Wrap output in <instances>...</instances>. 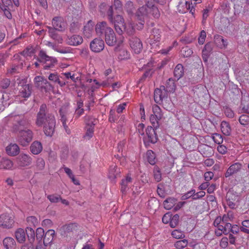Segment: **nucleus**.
Here are the masks:
<instances>
[{"label":"nucleus","instance_id":"obj_1","mask_svg":"<svg viewBox=\"0 0 249 249\" xmlns=\"http://www.w3.org/2000/svg\"><path fill=\"white\" fill-rule=\"evenodd\" d=\"M13 129L15 132H18L17 135L18 142L23 146L28 145L33 140V131L29 129L19 128L17 124L13 126Z\"/></svg>","mask_w":249,"mask_h":249},{"label":"nucleus","instance_id":"obj_2","mask_svg":"<svg viewBox=\"0 0 249 249\" xmlns=\"http://www.w3.org/2000/svg\"><path fill=\"white\" fill-rule=\"evenodd\" d=\"M53 115L49 113L47 106L45 104H42L39 108V110L37 114L36 124L38 126H42L46 122H48V116Z\"/></svg>","mask_w":249,"mask_h":249},{"label":"nucleus","instance_id":"obj_3","mask_svg":"<svg viewBox=\"0 0 249 249\" xmlns=\"http://www.w3.org/2000/svg\"><path fill=\"white\" fill-rule=\"evenodd\" d=\"M36 87L42 91L49 92L53 89V87L42 76H37L34 78Z\"/></svg>","mask_w":249,"mask_h":249},{"label":"nucleus","instance_id":"obj_4","mask_svg":"<svg viewBox=\"0 0 249 249\" xmlns=\"http://www.w3.org/2000/svg\"><path fill=\"white\" fill-rule=\"evenodd\" d=\"M38 55L39 58L38 59V61L46 64L44 66L45 70H48L53 68L57 62V60L55 58L48 55L43 50L40 51Z\"/></svg>","mask_w":249,"mask_h":249},{"label":"nucleus","instance_id":"obj_5","mask_svg":"<svg viewBox=\"0 0 249 249\" xmlns=\"http://www.w3.org/2000/svg\"><path fill=\"white\" fill-rule=\"evenodd\" d=\"M14 223V218L12 215L7 213L0 215V227L10 229L13 228Z\"/></svg>","mask_w":249,"mask_h":249},{"label":"nucleus","instance_id":"obj_6","mask_svg":"<svg viewBox=\"0 0 249 249\" xmlns=\"http://www.w3.org/2000/svg\"><path fill=\"white\" fill-rule=\"evenodd\" d=\"M44 132L47 136H52L54 132L55 119L54 115L48 116V122L43 125Z\"/></svg>","mask_w":249,"mask_h":249},{"label":"nucleus","instance_id":"obj_7","mask_svg":"<svg viewBox=\"0 0 249 249\" xmlns=\"http://www.w3.org/2000/svg\"><path fill=\"white\" fill-rule=\"evenodd\" d=\"M113 14L114 12L112 9V6H110L107 13L108 20L112 23L120 24L121 25L122 27H124V20L123 16L120 15H117L116 16H114Z\"/></svg>","mask_w":249,"mask_h":249},{"label":"nucleus","instance_id":"obj_8","mask_svg":"<svg viewBox=\"0 0 249 249\" xmlns=\"http://www.w3.org/2000/svg\"><path fill=\"white\" fill-rule=\"evenodd\" d=\"M167 92L168 91L164 86H161L160 88L156 89L154 91L155 102L159 104L162 103L163 100L167 99Z\"/></svg>","mask_w":249,"mask_h":249},{"label":"nucleus","instance_id":"obj_9","mask_svg":"<svg viewBox=\"0 0 249 249\" xmlns=\"http://www.w3.org/2000/svg\"><path fill=\"white\" fill-rule=\"evenodd\" d=\"M155 128L152 126H148L146 129V137L143 139L145 144H149V143H155L158 141V136L156 133Z\"/></svg>","mask_w":249,"mask_h":249},{"label":"nucleus","instance_id":"obj_10","mask_svg":"<svg viewBox=\"0 0 249 249\" xmlns=\"http://www.w3.org/2000/svg\"><path fill=\"white\" fill-rule=\"evenodd\" d=\"M147 14V6L146 5H143L140 7L136 12L135 16L137 19L140 20V25H138V29H142L144 24V17Z\"/></svg>","mask_w":249,"mask_h":249},{"label":"nucleus","instance_id":"obj_11","mask_svg":"<svg viewBox=\"0 0 249 249\" xmlns=\"http://www.w3.org/2000/svg\"><path fill=\"white\" fill-rule=\"evenodd\" d=\"M105 44L103 39L96 38L93 39L90 44V48L92 51L99 53L104 49Z\"/></svg>","mask_w":249,"mask_h":249},{"label":"nucleus","instance_id":"obj_12","mask_svg":"<svg viewBox=\"0 0 249 249\" xmlns=\"http://www.w3.org/2000/svg\"><path fill=\"white\" fill-rule=\"evenodd\" d=\"M242 166V164L239 162H235L231 164L225 173V177L227 178L237 174L240 172Z\"/></svg>","mask_w":249,"mask_h":249},{"label":"nucleus","instance_id":"obj_13","mask_svg":"<svg viewBox=\"0 0 249 249\" xmlns=\"http://www.w3.org/2000/svg\"><path fill=\"white\" fill-rule=\"evenodd\" d=\"M129 44L131 49L136 53H139L142 48L140 39L136 37H131L129 39Z\"/></svg>","mask_w":249,"mask_h":249},{"label":"nucleus","instance_id":"obj_14","mask_svg":"<svg viewBox=\"0 0 249 249\" xmlns=\"http://www.w3.org/2000/svg\"><path fill=\"white\" fill-rule=\"evenodd\" d=\"M53 28L55 30L62 32L66 28V24L63 21L62 18L56 17L53 18L52 20Z\"/></svg>","mask_w":249,"mask_h":249},{"label":"nucleus","instance_id":"obj_15","mask_svg":"<svg viewBox=\"0 0 249 249\" xmlns=\"http://www.w3.org/2000/svg\"><path fill=\"white\" fill-rule=\"evenodd\" d=\"M111 28L107 25L106 22L102 21L97 23L95 27V31L98 36H105L109 31V29Z\"/></svg>","mask_w":249,"mask_h":249},{"label":"nucleus","instance_id":"obj_16","mask_svg":"<svg viewBox=\"0 0 249 249\" xmlns=\"http://www.w3.org/2000/svg\"><path fill=\"white\" fill-rule=\"evenodd\" d=\"M48 29L49 36L58 44H62L63 42L62 36L56 32L54 28L51 26H47Z\"/></svg>","mask_w":249,"mask_h":249},{"label":"nucleus","instance_id":"obj_17","mask_svg":"<svg viewBox=\"0 0 249 249\" xmlns=\"http://www.w3.org/2000/svg\"><path fill=\"white\" fill-rule=\"evenodd\" d=\"M105 39L106 43L109 46H113L116 42V37L112 28L109 29V31L106 34Z\"/></svg>","mask_w":249,"mask_h":249},{"label":"nucleus","instance_id":"obj_18","mask_svg":"<svg viewBox=\"0 0 249 249\" xmlns=\"http://www.w3.org/2000/svg\"><path fill=\"white\" fill-rule=\"evenodd\" d=\"M32 90V86L29 84L22 85L19 89L18 96L22 98H28L31 94Z\"/></svg>","mask_w":249,"mask_h":249},{"label":"nucleus","instance_id":"obj_19","mask_svg":"<svg viewBox=\"0 0 249 249\" xmlns=\"http://www.w3.org/2000/svg\"><path fill=\"white\" fill-rule=\"evenodd\" d=\"M66 41L69 45L77 46L83 42V38L79 35H74L71 36H68Z\"/></svg>","mask_w":249,"mask_h":249},{"label":"nucleus","instance_id":"obj_20","mask_svg":"<svg viewBox=\"0 0 249 249\" xmlns=\"http://www.w3.org/2000/svg\"><path fill=\"white\" fill-rule=\"evenodd\" d=\"M18 159V164L21 167L29 166L32 163V158L29 155L25 154H21Z\"/></svg>","mask_w":249,"mask_h":249},{"label":"nucleus","instance_id":"obj_21","mask_svg":"<svg viewBox=\"0 0 249 249\" xmlns=\"http://www.w3.org/2000/svg\"><path fill=\"white\" fill-rule=\"evenodd\" d=\"M15 123L13 126L17 124L19 128L21 127L27 126L29 124L27 119L23 115H16L14 117Z\"/></svg>","mask_w":249,"mask_h":249},{"label":"nucleus","instance_id":"obj_22","mask_svg":"<svg viewBox=\"0 0 249 249\" xmlns=\"http://www.w3.org/2000/svg\"><path fill=\"white\" fill-rule=\"evenodd\" d=\"M59 113L61 117L60 120L62 123L64 129H65L66 132L68 134H70L71 133V130L69 128L66 124L67 121V117L69 114L63 109H60L59 110Z\"/></svg>","mask_w":249,"mask_h":249},{"label":"nucleus","instance_id":"obj_23","mask_svg":"<svg viewBox=\"0 0 249 249\" xmlns=\"http://www.w3.org/2000/svg\"><path fill=\"white\" fill-rule=\"evenodd\" d=\"M3 246L5 249H16L17 247L15 240L11 237H7L3 239Z\"/></svg>","mask_w":249,"mask_h":249},{"label":"nucleus","instance_id":"obj_24","mask_svg":"<svg viewBox=\"0 0 249 249\" xmlns=\"http://www.w3.org/2000/svg\"><path fill=\"white\" fill-rule=\"evenodd\" d=\"M124 9L130 18L134 15L136 7L132 1L126 0L124 3Z\"/></svg>","mask_w":249,"mask_h":249},{"label":"nucleus","instance_id":"obj_25","mask_svg":"<svg viewBox=\"0 0 249 249\" xmlns=\"http://www.w3.org/2000/svg\"><path fill=\"white\" fill-rule=\"evenodd\" d=\"M76 226L74 223H69L61 227L60 229V232L61 235L67 236L68 234L74 230Z\"/></svg>","mask_w":249,"mask_h":249},{"label":"nucleus","instance_id":"obj_26","mask_svg":"<svg viewBox=\"0 0 249 249\" xmlns=\"http://www.w3.org/2000/svg\"><path fill=\"white\" fill-rule=\"evenodd\" d=\"M6 151L9 155L15 156L19 154V148L17 144L11 143L6 147Z\"/></svg>","mask_w":249,"mask_h":249},{"label":"nucleus","instance_id":"obj_27","mask_svg":"<svg viewBox=\"0 0 249 249\" xmlns=\"http://www.w3.org/2000/svg\"><path fill=\"white\" fill-rule=\"evenodd\" d=\"M121 171L119 168L116 165H111L110 166L108 177L111 180H114L119 176Z\"/></svg>","mask_w":249,"mask_h":249},{"label":"nucleus","instance_id":"obj_28","mask_svg":"<svg viewBox=\"0 0 249 249\" xmlns=\"http://www.w3.org/2000/svg\"><path fill=\"white\" fill-rule=\"evenodd\" d=\"M30 151L34 155L39 154L42 150L41 143L38 141L34 142L30 146Z\"/></svg>","mask_w":249,"mask_h":249},{"label":"nucleus","instance_id":"obj_29","mask_svg":"<svg viewBox=\"0 0 249 249\" xmlns=\"http://www.w3.org/2000/svg\"><path fill=\"white\" fill-rule=\"evenodd\" d=\"M55 235V231L53 230H49L44 234L43 237V244L45 246H47L51 243Z\"/></svg>","mask_w":249,"mask_h":249},{"label":"nucleus","instance_id":"obj_30","mask_svg":"<svg viewBox=\"0 0 249 249\" xmlns=\"http://www.w3.org/2000/svg\"><path fill=\"white\" fill-rule=\"evenodd\" d=\"M48 79L50 81L57 83L61 87L66 85L65 82L60 80L59 75L57 72L50 73L48 76Z\"/></svg>","mask_w":249,"mask_h":249},{"label":"nucleus","instance_id":"obj_31","mask_svg":"<svg viewBox=\"0 0 249 249\" xmlns=\"http://www.w3.org/2000/svg\"><path fill=\"white\" fill-rule=\"evenodd\" d=\"M184 75L183 66L181 64H178L175 67L174 71V77L177 80H179Z\"/></svg>","mask_w":249,"mask_h":249},{"label":"nucleus","instance_id":"obj_32","mask_svg":"<svg viewBox=\"0 0 249 249\" xmlns=\"http://www.w3.org/2000/svg\"><path fill=\"white\" fill-rule=\"evenodd\" d=\"M21 69V64H12L7 69V74L8 75H14L16 73L19 72Z\"/></svg>","mask_w":249,"mask_h":249},{"label":"nucleus","instance_id":"obj_33","mask_svg":"<svg viewBox=\"0 0 249 249\" xmlns=\"http://www.w3.org/2000/svg\"><path fill=\"white\" fill-rule=\"evenodd\" d=\"M15 236L17 241L20 243H24L25 241L26 233L22 229H18L15 231Z\"/></svg>","mask_w":249,"mask_h":249},{"label":"nucleus","instance_id":"obj_34","mask_svg":"<svg viewBox=\"0 0 249 249\" xmlns=\"http://www.w3.org/2000/svg\"><path fill=\"white\" fill-rule=\"evenodd\" d=\"M94 24L91 20H89L87 24L84 27L83 33L85 36L89 37L93 29Z\"/></svg>","mask_w":249,"mask_h":249},{"label":"nucleus","instance_id":"obj_35","mask_svg":"<svg viewBox=\"0 0 249 249\" xmlns=\"http://www.w3.org/2000/svg\"><path fill=\"white\" fill-rule=\"evenodd\" d=\"M213 48L210 43H207L205 45L202 50V57L204 61H207V57L212 51Z\"/></svg>","mask_w":249,"mask_h":249},{"label":"nucleus","instance_id":"obj_36","mask_svg":"<svg viewBox=\"0 0 249 249\" xmlns=\"http://www.w3.org/2000/svg\"><path fill=\"white\" fill-rule=\"evenodd\" d=\"M176 202L177 200L174 198H168L163 202L164 207L167 210H170L174 207Z\"/></svg>","mask_w":249,"mask_h":249},{"label":"nucleus","instance_id":"obj_37","mask_svg":"<svg viewBox=\"0 0 249 249\" xmlns=\"http://www.w3.org/2000/svg\"><path fill=\"white\" fill-rule=\"evenodd\" d=\"M152 112L153 116L157 117L158 120H161L163 117V114L160 108L157 105L152 106Z\"/></svg>","mask_w":249,"mask_h":249},{"label":"nucleus","instance_id":"obj_38","mask_svg":"<svg viewBox=\"0 0 249 249\" xmlns=\"http://www.w3.org/2000/svg\"><path fill=\"white\" fill-rule=\"evenodd\" d=\"M165 89L168 92H173L176 89V85L174 80L170 78L168 79L166 83Z\"/></svg>","mask_w":249,"mask_h":249},{"label":"nucleus","instance_id":"obj_39","mask_svg":"<svg viewBox=\"0 0 249 249\" xmlns=\"http://www.w3.org/2000/svg\"><path fill=\"white\" fill-rule=\"evenodd\" d=\"M221 129L222 133L226 136H229L231 132L230 124L226 122L223 121L221 124Z\"/></svg>","mask_w":249,"mask_h":249},{"label":"nucleus","instance_id":"obj_40","mask_svg":"<svg viewBox=\"0 0 249 249\" xmlns=\"http://www.w3.org/2000/svg\"><path fill=\"white\" fill-rule=\"evenodd\" d=\"M13 165V162L8 159H3L0 162V169H10Z\"/></svg>","mask_w":249,"mask_h":249},{"label":"nucleus","instance_id":"obj_41","mask_svg":"<svg viewBox=\"0 0 249 249\" xmlns=\"http://www.w3.org/2000/svg\"><path fill=\"white\" fill-rule=\"evenodd\" d=\"M132 178L129 175H127L125 178L123 179L121 182V191L124 193L125 192L128 184L131 183Z\"/></svg>","mask_w":249,"mask_h":249},{"label":"nucleus","instance_id":"obj_42","mask_svg":"<svg viewBox=\"0 0 249 249\" xmlns=\"http://www.w3.org/2000/svg\"><path fill=\"white\" fill-rule=\"evenodd\" d=\"M90 123L88 122L87 123V125L86 126V132L84 136L85 138H87L88 139H89L91 138L93 134V129L94 127L92 126V125H89Z\"/></svg>","mask_w":249,"mask_h":249},{"label":"nucleus","instance_id":"obj_43","mask_svg":"<svg viewBox=\"0 0 249 249\" xmlns=\"http://www.w3.org/2000/svg\"><path fill=\"white\" fill-rule=\"evenodd\" d=\"M26 234L30 243L35 241V233L34 230L30 227H28L26 230Z\"/></svg>","mask_w":249,"mask_h":249},{"label":"nucleus","instance_id":"obj_44","mask_svg":"<svg viewBox=\"0 0 249 249\" xmlns=\"http://www.w3.org/2000/svg\"><path fill=\"white\" fill-rule=\"evenodd\" d=\"M123 27L124 31L128 35L131 36L134 34L135 29L134 28L133 25L131 22H129L127 25L124 24V26Z\"/></svg>","mask_w":249,"mask_h":249},{"label":"nucleus","instance_id":"obj_45","mask_svg":"<svg viewBox=\"0 0 249 249\" xmlns=\"http://www.w3.org/2000/svg\"><path fill=\"white\" fill-rule=\"evenodd\" d=\"M241 231L249 234V220H245L242 221V226L240 227Z\"/></svg>","mask_w":249,"mask_h":249},{"label":"nucleus","instance_id":"obj_46","mask_svg":"<svg viewBox=\"0 0 249 249\" xmlns=\"http://www.w3.org/2000/svg\"><path fill=\"white\" fill-rule=\"evenodd\" d=\"M112 6V9L114 8L115 10L119 11H123V4L120 0H114Z\"/></svg>","mask_w":249,"mask_h":249},{"label":"nucleus","instance_id":"obj_47","mask_svg":"<svg viewBox=\"0 0 249 249\" xmlns=\"http://www.w3.org/2000/svg\"><path fill=\"white\" fill-rule=\"evenodd\" d=\"M152 39H154L156 42H159L160 37V32L159 29H153L152 34L150 36Z\"/></svg>","mask_w":249,"mask_h":249},{"label":"nucleus","instance_id":"obj_48","mask_svg":"<svg viewBox=\"0 0 249 249\" xmlns=\"http://www.w3.org/2000/svg\"><path fill=\"white\" fill-rule=\"evenodd\" d=\"M216 43L221 48H226L228 45L227 40H225L222 36H219L215 39Z\"/></svg>","mask_w":249,"mask_h":249},{"label":"nucleus","instance_id":"obj_49","mask_svg":"<svg viewBox=\"0 0 249 249\" xmlns=\"http://www.w3.org/2000/svg\"><path fill=\"white\" fill-rule=\"evenodd\" d=\"M160 120H158L157 117L153 116V115H151L150 117V121L151 124L152 125L153 128L157 129L160 126Z\"/></svg>","mask_w":249,"mask_h":249},{"label":"nucleus","instance_id":"obj_50","mask_svg":"<svg viewBox=\"0 0 249 249\" xmlns=\"http://www.w3.org/2000/svg\"><path fill=\"white\" fill-rule=\"evenodd\" d=\"M146 155L149 163L151 165H154L156 163V161L155 155L153 151L151 150L147 151Z\"/></svg>","mask_w":249,"mask_h":249},{"label":"nucleus","instance_id":"obj_51","mask_svg":"<svg viewBox=\"0 0 249 249\" xmlns=\"http://www.w3.org/2000/svg\"><path fill=\"white\" fill-rule=\"evenodd\" d=\"M239 122L243 125H247L249 124V116L242 115L239 118Z\"/></svg>","mask_w":249,"mask_h":249},{"label":"nucleus","instance_id":"obj_52","mask_svg":"<svg viewBox=\"0 0 249 249\" xmlns=\"http://www.w3.org/2000/svg\"><path fill=\"white\" fill-rule=\"evenodd\" d=\"M179 220V215L177 214L174 215L172 217H171L170 225L172 228L176 227L178 224Z\"/></svg>","mask_w":249,"mask_h":249},{"label":"nucleus","instance_id":"obj_53","mask_svg":"<svg viewBox=\"0 0 249 249\" xmlns=\"http://www.w3.org/2000/svg\"><path fill=\"white\" fill-rule=\"evenodd\" d=\"M187 240L183 239L177 241L175 243V246L176 248L180 249L185 248L187 245Z\"/></svg>","mask_w":249,"mask_h":249},{"label":"nucleus","instance_id":"obj_54","mask_svg":"<svg viewBox=\"0 0 249 249\" xmlns=\"http://www.w3.org/2000/svg\"><path fill=\"white\" fill-rule=\"evenodd\" d=\"M10 80L8 78L2 79L0 81V88L2 89H7L10 85Z\"/></svg>","mask_w":249,"mask_h":249},{"label":"nucleus","instance_id":"obj_55","mask_svg":"<svg viewBox=\"0 0 249 249\" xmlns=\"http://www.w3.org/2000/svg\"><path fill=\"white\" fill-rule=\"evenodd\" d=\"M36 238L38 241H41L44 236V230L41 228H38L36 230Z\"/></svg>","mask_w":249,"mask_h":249},{"label":"nucleus","instance_id":"obj_56","mask_svg":"<svg viewBox=\"0 0 249 249\" xmlns=\"http://www.w3.org/2000/svg\"><path fill=\"white\" fill-rule=\"evenodd\" d=\"M212 139L215 143L220 144L223 142V138L222 136L218 133H214L212 135Z\"/></svg>","mask_w":249,"mask_h":249},{"label":"nucleus","instance_id":"obj_57","mask_svg":"<svg viewBox=\"0 0 249 249\" xmlns=\"http://www.w3.org/2000/svg\"><path fill=\"white\" fill-rule=\"evenodd\" d=\"M154 177L155 179L157 181L159 182L161 179V174L160 170L159 168L156 167L154 169Z\"/></svg>","mask_w":249,"mask_h":249},{"label":"nucleus","instance_id":"obj_58","mask_svg":"<svg viewBox=\"0 0 249 249\" xmlns=\"http://www.w3.org/2000/svg\"><path fill=\"white\" fill-rule=\"evenodd\" d=\"M45 166V161L42 158H38L36 161V167L38 170H42Z\"/></svg>","mask_w":249,"mask_h":249},{"label":"nucleus","instance_id":"obj_59","mask_svg":"<svg viewBox=\"0 0 249 249\" xmlns=\"http://www.w3.org/2000/svg\"><path fill=\"white\" fill-rule=\"evenodd\" d=\"M12 5V1L11 0H2L1 3H0V9L10 8Z\"/></svg>","mask_w":249,"mask_h":249},{"label":"nucleus","instance_id":"obj_60","mask_svg":"<svg viewBox=\"0 0 249 249\" xmlns=\"http://www.w3.org/2000/svg\"><path fill=\"white\" fill-rule=\"evenodd\" d=\"M27 221L30 226L33 225L36 226L38 224L37 219L34 216L28 217L27 218Z\"/></svg>","mask_w":249,"mask_h":249},{"label":"nucleus","instance_id":"obj_61","mask_svg":"<svg viewBox=\"0 0 249 249\" xmlns=\"http://www.w3.org/2000/svg\"><path fill=\"white\" fill-rule=\"evenodd\" d=\"M47 198L52 203H57L61 199V196L57 195H49Z\"/></svg>","mask_w":249,"mask_h":249},{"label":"nucleus","instance_id":"obj_62","mask_svg":"<svg viewBox=\"0 0 249 249\" xmlns=\"http://www.w3.org/2000/svg\"><path fill=\"white\" fill-rule=\"evenodd\" d=\"M118 116L116 115L114 110L111 109L109 111V121L111 123H114L118 118Z\"/></svg>","mask_w":249,"mask_h":249},{"label":"nucleus","instance_id":"obj_63","mask_svg":"<svg viewBox=\"0 0 249 249\" xmlns=\"http://www.w3.org/2000/svg\"><path fill=\"white\" fill-rule=\"evenodd\" d=\"M232 225L230 223H227L224 220V234H228L231 231Z\"/></svg>","mask_w":249,"mask_h":249},{"label":"nucleus","instance_id":"obj_64","mask_svg":"<svg viewBox=\"0 0 249 249\" xmlns=\"http://www.w3.org/2000/svg\"><path fill=\"white\" fill-rule=\"evenodd\" d=\"M79 30V26L77 23L72 22L70 24L69 30L71 33H76Z\"/></svg>","mask_w":249,"mask_h":249}]
</instances>
